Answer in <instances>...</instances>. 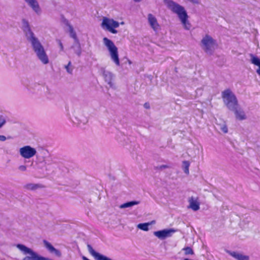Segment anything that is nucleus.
<instances>
[{"label":"nucleus","mask_w":260,"mask_h":260,"mask_svg":"<svg viewBox=\"0 0 260 260\" xmlns=\"http://www.w3.org/2000/svg\"><path fill=\"white\" fill-rule=\"evenodd\" d=\"M56 41L60 47V51H63L64 48L61 40L59 39H57Z\"/></svg>","instance_id":"cd10ccee"},{"label":"nucleus","mask_w":260,"mask_h":260,"mask_svg":"<svg viewBox=\"0 0 260 260\" xmlns=\"http://www.w3.org/2000/svg\"><path fill=\"white\" fill-rule=\"evenodd\" d=\"M233 111L234 112L236 117L237 119L243 120L246 118L245 112L240 107H238V108H235V110H234Z\"/></svg>","instance_id":"2eb2a0df"},{"label":"nucleus","mask_w":260,"mask_h":260,"mask_svg":"<svg viewBox=\"0 0 260 260\" xmlns=\"http://www.w3.org/2000/svg\"><path fill=\"white\" fill-rule=\"evenodd\" d=\"M26 88L28 91H31V88L29 86H26Z\"/></svg>","instance_id":"c9c22d12"},{"label":"nucleus","mask_w":260,"mask_h":260,"mask_svg":"<svg viewBox=\"0 0 260 260\" xmlns=\"http://www.w3.org/2000/svg\"><path fill=\"white\" fill-rule=\"evenodd\" d=\"M182 250L184 251V254L186 255L194 254L193 249L190 247H185L182 249Z\"/></svg>","instance_id":"b1692460"},{"label":"nucleus","mask_w":260,"mask_h":260,"mask_svg":"<svg viewBox=\"0 0 260 260\" xmlns=\"http://www.w3.org/2000/svg\"><path fill=\"white\" fill-rule=\"evenodd\" d=\"M202 48L208 54L212 55L214 47L217 46V42L212 37L206 35L201 40Z\"/></svg>","instance_id":"39448f33"},{"label":"nucleus","mask_w":260,"mask_h":260,"mask_svg":"<svg viewBox=\"0 0 260 260\" xmlns=\"http://www.w3.org/2000/svg\"><path fill=\"white\" fill-rule=\"evenodd\" d=\"M38 15L41 13V9L37 0H24Z\"/></svg>","instance_id":"9b49d317"},{"label":"nucleus","mask_w":260,"mask_h":260,"mask_svg":"<svg viewBox=\"0 0 260 260\" xmlns=\"http://www.w3.org/2000/svg\"><path fill=\"white\" fill-rule=\"evenodd\" d=\"M22 23V29L27 40L30 42L33 50L36 54L37 57L43 64H47L49 62L48 57L43 46L32 31L28 21L25 19H23Z\"/></svg>","instance_id":"f257e3e1"},{"label":"nucleus","mask_w":260,"mask_h":260,"mask_svg":"<svg viewBox=\"0 0 260 260\" xmlns=\"http://www.w3.org/2000/svg\"><path fill=\"white\" fill-rule=\"evenodd\" d=\"M190 166V162L188 161L184 160L182 162V169L184 172L187 174H189V167Z\"/></svg>","instance_id":"4be33fe9"},{"label":"nucleus","mask_w":260,"mask_h":260,"mask_svg":"<svg viewBox=\"0 0 260 260\" xmlns=\"http://www.w3.org/2000/svg\"><path fill=\"white\" fill-rule=\"evenodd\" d=\"M35 85H39V84H35Z\"/></svg>","instance_id":"4c0bfd02"},{"label":"nucleus","mask_w":260,"mask_h":260,"mask_svg":"<svg viewBox=\"0 0 260 260\" xmlns=\"http://www.w3.org/2000/svg\"><path fill=\"white\" fill-rule=\"evenodd\" d=\"M43 242L46 248L50 253H51V252H52V251L54 250V249L55 248L52 245V244L50 243H49V242L45 240L43 241Z\"/></svg>","instance_id":"5701e85b"},{"label":"nucleus","mask_w":260,"mask_h":260,"mask_svg":"<svg viewBox=\"0 0 260 260\" xmlns=\"http://www.w3.org/2000/svg\"><path fill=\"white\" fill-rule=\"evenodd\" d=\"M71 48L74 49L75 53H76L78 56H80L82 50L79 41H78V43H75Z\"/></svg>","instance_id":"f3484780"},{"label":"nucleus","mask_w":260,"mask_h":260,"mask_svg":"<svg viewBox=\"0 0 260 260\" xmlns=\"http://www.w3.org/2000/svg\"><path fill=\"white\" fill-rule=\"evenodd\" d=\"M152 223H155V221L153 220L151 223L147 222L139 223L138 224L137 227L140 230H142L144 231H147L149 230V225Z\"/></svg>","instance_id":"412c9836"},{"label":"nucleus","mask_w":260,"mask_h":260,"mask_svg":"<svg viewBox=\"0 0 260 260\" xmlns=\"http://www.w3.org/2000/svg\"><path fill=\"white\" fill-rule=\"evenodd\" d=\"M222 131L224 133H228V128L226 126H223L222 128Z\"/></svg>","instance_id":"f704fd0d"},{"label":"nucleus","mask_w":260,"mask_h":260,"mask_svg":"<svg viewBox=\"0 0 260 260\" xmlns=\"http://www.w3.org/2000/svg\"><path fill=\"white\" fill-rule=\"evenodd\" d=\"M189 207L193 211H197L200 209V204L197 201L194 200L193 197L189 199Z\"/></svg>","instance_id":"dca6fc26"},{"label":"nucleus","mask_w":260,"mask_h":260,"mask_svg":"<svg viewBox=\"0 0 260 260\" xmlns=\"http://www.w3.org/2000/svg\"><path fill=\"white\" fill-rule=\"evenodd\" d=\"M249 55L251 63L258 67L256 72L260 76V58L253 54H250Z\"/></svg>","instance_id":"4468645a"},{"label":"nucleus","mask_w":260,"mask_h":260,"mask_svg":"<svg viewBox=\"0 0 260 260\" xmlns=\"http://www.w3.org/2000/svg\"><path fill=\"white\" fill-rule=\"evenodd\" d=\"M16 247L24 254H29V255L25 256L22 260H42L43 259V256L39 255L31 249L23 244H18L16 245Z\"/></svg>","instance_id":"423d86ee"},{"label":"nucleus","mask_w":260,"mask_h":260,"mask_svg":"<svg viewBox=\"0 0 260 260\" xmlns=\"http://www.w3.org/2000/svg\"><path fill=\"white\" fill-rule=\"evenodd\" d=\"M103 76L105 79V82H106L109 85L110 87L112 88H114V85L112 82V80L114 77L113 74L109 71H104L103 72Z\"/></svg>","instance_id":"ddd939ff"},{"label":"nucleus","mask_w":260,"mask_h":260,"mask_svg":"<svg viewBox=\"0 0 260 260\" xmlns=\"http://www.w3.org/2000/svg\"><path fill=\"white\" fill-rule=\"evenodd\" d=\"M140 203V202L136 201H132L130 202H127L126 203H125L124 204H121L120 206V208H126L132 207L134 205H138Z\"/></svg>","instance_id":"a211bd4d"},{"label":"nucleus","mask_w":260,"mask_h":260,"mask_svg":"<svg viewBox=\"0 0 260 260\" xmlns=\"http://www.w3.org/2000/svg\"><path fill=\"white\" fill-rule=\"evenodd\" d=\"M221 95L224 104L230 110L232 111L239 107L238 100L231 89L224 90L222 92Z\"/></svg>","instance_id":"7ed1b4c3"},{"label":"nucleus","mask_w":260,"mask_h":260,"mask_svg":"<svg viewBox=\"0 0 260 260\" xmlns=\"http://www.w3.org/2000/svg\"><path fill=\"white\" fill-rule=\"evenodd\" d=\"M169 166L166 165H162L157 167L158 169L160 170H163L166 168H168Z\"/></svg>","instance_id":"2f4dec72"},{"label":"nucleus","mask_w":260,"mask_h":260,"mask_svg":"<svg viewBox=\"0 0 260 260\" xmlns=\"http://www.w3.org/2000/svg\"><path fill=\"white\" fill-rule=\"evenodd\" d=\"M19 152L22 157L28 159L35 156L37 153V151L35 148L27 145L21 147L19 150Z\"/></svg>","instance_id":"0eeeda50"},{"label":"nucleus","mask_w":260,"mask_h":260,"mask_svg":"<svg viewBox=\"0 0 260 260\" xmlns=\"http://www.w3.org/2000/svg\"><path fill=\"white\" fill-rule=\"evenodd\" d=\"M176 232L173 229H166L154 232V235L160 240H164L167 238L170 237L172 234Z\"/></svg>","instance_id":"6e6552de"},{"label":"nucleus","mask_w":260,"mask_h":260,"mask_svg":"<svg viewBox=\"0 0 260 260\" xmlns=\"http://www.w3.org/2000/svg\"><path fill=\"white\" fill-rule=\"evenodd\" d=\"M7 140V138L4 135H0V141H5Z\"/></svg>","instance_id":"473e14b6"},{"label":"nucleus","mask_w":260,"mask_h":260,"mask_svg":"<svg viewBox=\"0 0 260 260\" xmlns=\"http://www.w3.org/2000/svg\"><path fill=\"white\" fill-rule=\"evenodd\" d=\"M71 66V62L70 61L69 62L68 64L65 66V68L68 73L72 74L73 69V68H70Z\"/></svg>","instance_id":"393cba45"},{"label":"nucleus","mask_w":260,"mask_h":260,"mask_svg":"<svg viewBox=\"0 0 260 260\" xmlns=\"http://www.w3.org/2000/svg\"><path fill=\"white\" fill-rule=\"evenodd\" d=\"M18 169L21 171H25L26 170V167L24 165H21L19 167Z\"/></svg>","instance_id":"7c9ffc66"},{"label":"nucleus","mask_w":260,"mask_h":260,"mask_svg":"<svg viewBox=\"0 0 260 260\" xmlns=\"http://www.w3.org/2000/svg\"><path fill=\"white\" fill-rule=\"evenodd\" d=\"M226 252L237 260H249V256L237 251L227 250Z\"/></svg>","instance_id":"f8f14e48"},{"label":"nucleus","mask_w":260,"mask_h":260,"mask_svg":"<svg viewBox=\"0 0 260 260\" xmlns=\"http://www.w3.org/2000/svg\"><path fill=\"white\" fill-rule=\"evenodd\" d=\"M42 187V185H41L40 184H34V183H28V184H27L25 186V188H26L27 189L31 190H36V189H37L39 188H41Z\"/></svg>","instance_id":"6ab92c4d"},{"label":"nucleus","mask_w":260,"mask_h":260,"mask_svg":"<svg viewBox=\"0 0 260 260\" xmlns=\"http://www.w3.org/2000/svg\"><path fill=\"white\" fill-rule=\"evenodd\" d=\"M148 21L150 27L154 31H157L160 29V25L156 17L152 14H149L148 15Z\"/></svg>","instance_id":"1a4fd4ad"},{"label":"nucleus","mask_w":260,"mask_h":260,"mask_svg":"<svg viewBox=\"0 0 260 260\" xmlns=\"http://www.w3.org/2000/svg\"><path fill=\"white\" fill-rule=\"evenodd\" d=\"M144 107L145 108L147 109H148L150 108V105L148 103H145L144 104Z\"/></svg>","instance_id":"72a5a7b5"},{"label":"nucleus","mask_w":260,"mask_h":260,"mask_svg":"<svg viewBox=\"0 0 260 260\" xmlns=\"http://www.w3.org/2000/svg\"><path fill=\"white\" fill-rule=\"evenodd\" d=\"M113 24V29H115V28H117L119 26V23L118 22L115 21L113 19V21H112Z\"/></svg>","instance_id":"c85d7f7f"},{"label":"nucleus","mask_w":260,"mask_h":260,"mask_svg":"<svg viewBox=\"0 0 260 260\" xmlns=\"http://www.w3.org/2000/svg\"><path fill=\"white\" fill-rule=\"evenodd\" d=\"M51 253H54L55 255H56L58 257H60L61 256V252L56 248L54 249V250H53L52 252H51Z\"/></svg>","instance_id":"a878e982"},{"label":"nucleus","mask_w":260,"mask_h":260,"mask_svg":"<svg viewBox=\"0 0 260 260\" xmlns=\"http://www.w3.org/2000/svg\"><path fill=\"white\" fill-rule=\"evenodd\" d=\"M167 6L173 13L177 14L184 28L189 30L191 28V24L188 20V15L184 8L172 0H169Z\"/></svg>","instance_id":"f03ea898"},{"label":"nucleus","mask_w":260,"mask_h":260,"mask_svg":"<svg viewBox=\"0 0 260 260\" xmlns=\"http://www.w3.org/2000/svg\"><path fill=\"white\" fill-rule=\"evenodd\" d=\"M6 120L2 115H0V128L2 127L6 123Z\"/></svg>","instance_id":"bb28decb"},{"label":"nucleus","mask_w":260,"mask_h":260,"mask_svg":"<svg viewBox=\"0 0 260 260\" xmlns=\"http://www.w3.org/2000/svg\"><path fill=\"white\" fill-rule=\"evenodd\" d=\"M69 32L70 37L74 40L75 43H78L79 40L72 26H70Z\"/></svg>","instance_id":"aec40b11"},{"label":"nucleus","mask_w":260,"mask_h":260,"mask_svg":"<svg viewBox=\"0 0 260 260\" xmlns=\"http://www.w3.org/2000/svg\"><path fill=\"white\" fill-rule=\"evenodd\" d=\"M103 43L109 51L111 59L118 66H120V61L118 56V48L111 40L105 37L103 38Z\"/></svg>","instance_id":"20e7f679"},{"label":"nucleus","mask_w":260,"mask_h":260,"mask_svg":"<svg viewBox=\"0 0 260 260\" xmlns=\"http://www.w3.org/2000/svg\"><path fill=\"white\" fill-rule=\"evenodd\" d=\"M11 137L9 136L8 137V139H11Z\"/></svg>","instance_id":"e433bc0d"},{"label":"nucleus","mask_w":260,"mask_h":260,"mask_svg":"<svg viewBox=\"0 0 260 260\" xmlns=\"http://www.w3.org/2000/svg\"><path fill=\"white\" fill-rule=\"evenodd\" d=\"M112 21H113V19H110L109 18L105 17L103 20L102 26L103 27H105L106 29L111 33L114 34H117V30L115 29H113V24Z\"/></svg>","instance_id":"9d476101"},{"label":"nucleus","mask_w":260,"mask_h":260,"mask_svg":"<svg viewBox=\"0 0 260 260\" xmlns=\"http://www.w3.org/2000/svg\"><path fill=\"white\" fill-rule=\"evenodd\" d=\"M63 22L64 23V24L67 26H68L69 27V28H70V26H72L69 21H68V20H67V19L66 18H63Z\"/></svg>","instance_id":"c756f323"}]
</instances>
